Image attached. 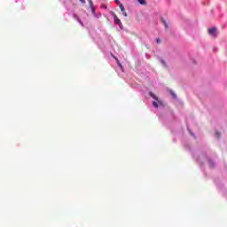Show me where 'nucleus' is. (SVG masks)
I'll return each instance as SVG.
<instances>
[{"label":"nucleus","mask_w":227,"mask_h":227,"mask_svg":"<svg viewBox=\"0 0 227 227\" xmlns=\"http://www.w3.org/2000/svg\"><path fill=\"white\" fill-rule=\"evenodd\" d=\"M215 31H217V28L215 27H213L208 29V35H211L213 38H215L217 36V35L215 34Z\"/></svg>","instance_id":"obj_1"},{"label":"nucleus","mask_w":227,"mask_h":227,"mask_svg":"<svg viewBox=\"0 0 227 227\" xmlns=\"http://www.w3.org/2000/svg\"><path fill=\"white\" fill-rule=\"evenodd\" d=\"M114 24L118 26H121V20L118 19V16L115 13H114Z\"/></svg>","instance_id":"obj_2"},{"label":"nucleus","mask_w":227,"mask_h":227,"mask_svg":"<svg viewBox=\"0 0 227 227\" xmlns=\"http://www.w3.org/2000/svg\"><path fill=\"white\" fill-rule=\"evenodd\" d=\"M149 95H150V97H152V98H154V100H156L158 102V104H160V106H161L162 101L159 100V98H157V96H155V94L150 92Z\"/></svg>","instance_id":"obj_3"},{"label":"nucleus","mask_w":227,"mask_h":227,"mask_svg":"<svg viewBox=\"0 0 227 227\" xmlns=\"http://www.w3.org/2000/svg\"><path fill=\"white\" fill-rule=\"evenodd\" d=\"M114 58L118 67L121 68V70H123V66L121 65V63H120V60L118 59V58H116V57H114Z\"/></svg>","instance_id":"obj_4"},{"label":"nucleus","mask_w":227,"mask_h":227,"mask_svg":"<svg viewBox=\"0 0 227 227\" xmlns=\"http://www.w3.org/2000/svg\"><path fill=\"white\" fill-rule=\"evenodd\" d=\"M141 12L136 14L137 20H141Z\"/></svg>","instance_id":"obj_5"},{"label":"nucleus","mask_w":227,"mask_h":227,"mask_svg":"<svg viewBox=\"0 0 227 227\" xmlns=\"http://www.w3.org/2000/svg\"><path fill=\"white\" fill-rule=\"evenodd\" d=\"M114 2L116 3L117 6L120 8V6H122L123 4L121 3H120V0H114Z\"/></svg>","instance_id":"obj_6"},{"label":"nucleus","mask_w":227,"mask_h":227,"mask_svg":"<svg viewBox=\"0 0 227 227\" xmlns=\"http://www.w3.org/2000/svg\"><path fill=\"white\" fill-rule=\"evenodd\" d=\"M119 8L122 13H125V7L123 5H120Z\"/></svg>","instance_id":"obj_7"},{"label":"nucleus","mask_w":227,"mask_h":227,"mask_svg":"<svg viewBox=\"0 0 227 227\" xmlns=\"http://www.w3.org/2000/svg\"><path fill=\"white\" fill-rule=\"evenodd\" d=\"M153 107H159V103H157L156 101H153Z\"/></svg>","instance_id":"obj_8"},{"label":"nucleus","mask_w":227,"mask_h":227,"mask_svg":"<svg viewBox=\"0 0 227 227\" xmlns=\"http://www.w3.org/2000/svg\"><path fill=\"white\" fill-rule=\"evenodd\" d=\"M89 4H90V8H93V1L89 0Z\"/></svg>","instance_id":"obj_9"},{"label":"nucleus","mask_w":227,"mask_h":227,"mask_svg":"<svg viewBox=\"0 0 227 227\" xmlns=\"http://www.w3.org/2000/svg\"><path fill=\"white\" fill-rule=\"evenodd\" d=\"M170 94L172 95V97H174V98H176V94H175V92H173L172 90L170 91Z\"/></svg>","instance_id":"obj_10"},{"label":"nucleus","mask_w":227,"mask_h":227,"mask_svg":"<svg viewBox=\"0 0 227 227\" xmlns=\"http://www.w3.org/2000/svg\"><path fill=\"white\" fill-rule=\"evenodd\" d=\"M163 24H164L165 27L168 29V23H166V21L163 20Z\"/></svg>","instance_id":"obj_11"},{"label":"nucleus","mask_w":227,"mask_h":227,"mask_svg":"<svg viewBox=\"0 0 227 227\" xmlns=\"http://www.w3.org/2000/svg\"><path fill=\"white\" fill-rule=\"evenodd\" d=\"M161 63H162L163 67H167L166 66V60H161Z\"/></svg>","instance_id":"obj_12"},{"label":"nucleus","mask_w":227,"mask_h":227,"mask_svg":"<svg viewBox=\"0 0 227 227\" xmlns=\"http://www.w3.org/2000/svg\"><path fill=\"white\" fill-rule=\"evenodd\" d=\"M80 3H82V4H84V3H86V0H79Z\"/></svg>","instance_id":"obj_13"},{"label":"nucleus","mask_w":227,"mask_h":227,"mask_svg":"<svg viewBox=\"0 0 227 227\" xmlns=\"http://www.w3.org/2000/svg\"><path fill=\"white\" fill-rule=\"evenodd\" d=\"M137 2L139 3V4H143V0H137Z\"/></svg>","instance_id":"obj_14"},{"label":"nucleus","mask_w":227,"mask_h":227,"mask_svg":"<svg viewBox=\"0 0 227 227\" xmlns=\"http://www.w3.org/2000/svg\"><path fill=\"white\" fill-rule=\"evenodd\" d=\"M122 15H124L125 17H127V12L124 11V12H122Z\"/></svg>","instance_id":"obj_15"},{"label":"nucleus","mask_w":227,"mask_h":227,"mask_svg":"<svg viewBox=\"0 0 227 227\" xmlns=\"http://www.w3.org/2000/svg\"><path fill=\"white\" fill-rule=\"evenodd\" d=\"M156 42H157V43H160L161 41H160V39H157Z\"/></svg>","instance_id":"obj_16"},{"label":"nucleus","mask_w":227,"mask_h":227,"mask_svg":"<svg viewBox=\"0 0 227 227\" xmlns=\"http://www.w3.org/2000/svg\"><path fill=\"white\" fill-rule=\"evenodd\" d=\"M216 136H217V137H221V134H219L217 132H216Z\"/></svg>","instance_id":"obj_17"},{"label":"nucleus","mask_w":227,"mask_h":227,"mask_svg":"<svg viewBox=\"0 0 227 227\" xmlns=\"http://www.w3.org/2000/svg\"><path fill=\"white\" fill-rule=\"evenodd\" d=\"M143 4H146V1L145 0H143Z\"/></svg>","instance_id":"obj_18"},{"label":"nucleus","mask_w":227,"mask_h":227,"mask_svg":"<svg viewBox=\"0 0 227 227\" xmlns=\"http://www.w3.org/2000/svg\"><path fill=\"white\" fill-rule=\"evenodd\" d=\"M211 166H214V163H213V162H211Z\"/></svg>","instance_id":"obj_19"}]
</instances>
